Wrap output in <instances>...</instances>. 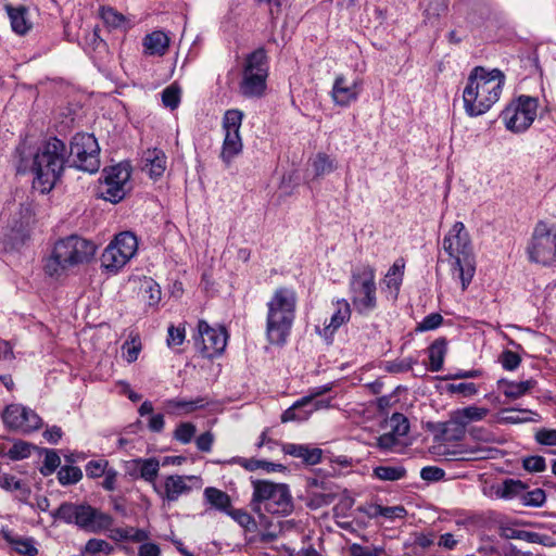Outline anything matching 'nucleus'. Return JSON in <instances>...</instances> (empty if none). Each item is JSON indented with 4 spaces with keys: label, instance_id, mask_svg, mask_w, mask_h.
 <instances>
[{
    "label": "nucleus",
    "instance_id": "1",
    "mask_svg": "<svg viewBox=\"0 0 556 556\" xmlns=\"http://www.w3.org/2000/svg\"><path fill=\"white\" fill-rule=\"evenodd\" d=\"M16 151L21 154L18 172H26L28 168L34 173V186L40 188L42 193L49 192L60 179L64 169L66 147L58 138H50L34 154L30 164L22 154L21 148Z\"/></svg>",
    "mask_w": 556,
    "mask_h": 556
},
{
    "label": "nucleus",
    "instance_id": "2",
    "mask_svg": "<svg viewBox=\"0 0 556 556\" xmlns=\"http://www.w3.org/2000/svg\"><path fill=\"white\" fill-rule=\"evenodd\" d=\"M505 76L500 70L475 67L463 92L465 112L471 116L486 113L501 97Z\"/></svg>",
    "mask_w": 556,
    "mask_h": 556
},
{
    "label": "nucleus",
    "instance_id": "3",
    "mask_svg": "<svg viewBox=\"0 0 556 556\" xmlns=\"http://www.w3.org/2000/svg\"><path fill=\"white\" fill-rule=\"evenodd\" d=\"M96 252V245L78 236L59 240L45 263V273L53 278L61 277L68 267L88 262Z\"/></svg>",
    "mask_w": 556,
    "mask_h": 556
},
{
    "label": "nucleus",
    "instance_id": "4",
    "mask_svg": "<svg viewBox=\"0 0 556 556\" xmlns=\"http://www.w3.org/2000/svg\"><path fill=\"white\" fill-rule=\"evenodd\" d=\"M443 250L453 260L452 273L462 282L463 291L475 275V262L469 233L462 222H456L442 242Z\"/></svg>",
    "mask_w": 556,
    "mask_h": 556
},
{
    "label": "nucleus",
    "instance_id": "5",
    "mask_svg": "<svg viewBox=\"0 0 556 556\" xmlns=\"http://www.w3.org/2000/svg\"><path fill=\"white\" fill-rule=\"evenodd\" d=\"M296 306L294 291L279 288L267 303V339L273 344H283L290 333Z\"/></svg>",
    "mask_w": 556,
    "mask_h": 556
},
{
    "label": "nucleus",
    "instance_id": "6",
    "mask_svg": "<svg viewBox=\"0 0 556 556\" xmlns=\"http://www.w3.org/2000/svg\"><path fill=\"white\" fill-rule=\"evenodd\" d=\"M252 510L258 515L263 509L271 515L288 516L293 510V501L289 486L268 480H252Z\"/></svg>",
    "mask_w": 556,
    "mask_h": 556
},
{
    "label": "nucleus",
    "instance_id": "7",
    "mask_svg": "<svg viewBox=\"0 0 556 556\" xmlns=\"http://www.w3.org/2000/svg\"><path fill=\"white\" fill-rule=\"evenodd\" d=\"M52 517L61 519L66 523H74L80 529L99 533L109 529L113 523V518L105 513L93 508L87 504L63 503L52 513Z\"/></svg>",
    "mask_w": 556,
    "mask_h": 556
},
{
    "label": "nucleus",
    "instance_id": "8",
    "mask_svg": "<svg viewBox=\"0 0 556 556\" xmlns=\"http://www.w3.org/2000/svg\"><path fill=\"white\" fill-rule=\"evenodd\" d=\"M376 270L364 264L352 271L350 292L352 303L359 314H368L377 307Z\"/></svg>",
    "mask_w": 556,
    "mask_h": 556
},
{
    "label": "nucleus",
    "instance_id": "9",
    "mask_svg": "<svg viewBox=\"0 0 556 556\" xmlns=\"http://www.w3.org/2000/svg\"><path fill=\"white\" fill-rule=\"evenodd\" d=\"M268 76L267 55L264 48L250 53L244 61L239 91L247 98H260L266 89Z\"/></svg>",
    "mask_w": 556,
    "mask_h": 556
},
{
    "label": "nucleus",
    "instance_id": "10",
    "mask_svg": "<svg viewBox=\"0 0 556 556\" xmlns=\"http://www.w3.org/2000/svg\"><path fill=\"white\" fill-rule=\"evenodd\" d=\"M531 262L552 265L556 261V225L539 222L528 247Z\"/></svg>",
    "mask_w": 556,
    "mask_h": 556
},
{
    "label": "nucleus",
    "instance_id": "11",
    "mask_svg": "<svg viewBox=\"0 0 556 556\" xmlns=\"http://www.w3.org/2000/svg\"><path fill=\"white\" fill-rule=\"evenodd\" d=\"M70 157L76 168L97 173L100 168V148L96 137L91 134H76L71 141Z\"/></svg>",
    "mask_w": 556,
    "mask_h": 556
},
{
    "label": "nucleus",
    "instance_id": "12",
    "mask_svg": "<svg viewBox=\"0 0 556 556\" xmlns=\"http://www.w3.org/2000/svg\"><path fill=\"white\" fill-rule=\"evenodd\" d=\"M538 100L521 96L516 103L509 104L502 112V119L508 130L521 132L528 129L536 117Z\"/></svg>",
    "mask_w": 556,
    "mask_h": 556
},
{
    "label": "nucleus",
    "instance_id": "13",
    "mask_svg": "<svg viewBox=\"0 0 556 556\" xmlns=\"http://www.w3.org/2000/svg\"><path fill=\"white\" fill-rule=\"evenodd\" d=\"M242 118L243 113L237 109L228 110L224 114L223 129L225 138L220 157L226 164H229L242 151L243 144L240 136Z\"/></svg>",
    "mask_w": 556,
    "mask_h": 556
},
{
    "label": "nucleus",
    "instance_id": "14",
    "mask_svg": "<svg viewBox=\"0 0 556 556\" xmlns=\"http://www.w3.org/2000/svg\"><path fill=\"white\" fill-rule=\"evenodd\" d=\"M130 178L128 165L117 164L104 170V179L99 187L102 199L111 203L121 202L126 195V185Z\"/></svg>",
    "mask_w": 556,
    "mask_h": 556
},
{
    "label": "nucleus",
    "instance_id": "15",
    "mask_svg": "<svg viewBox=\"0 0 556 556\" xmlns=\"http://www.w3.org/2000/svg\"><path fill=\"white\" fill-rule=\"evenodd\" d=\"M3 424L11 430L24 433L38 430L42 426L39 415L21 404H10L2 413Z\"/></svg>",
    "mask_w": 556,
    "mask_h": 556
},
{
    "label": "nucleus",
    "instance_id": "16",
    "mask_svg": "<svg viewBox=\"0 0 556 556\" xmlns=\"http://www.w3.org/2000/svg\"><path fill=\"white\" fill-rule=\"evenodd\" d=\"M198 331L201 339V353L206 358L220 355L227 345V332L224 327L213 328L206 321L200 320Z\"/></svg>",
    "mask_w": 556,
    "mask_h": 556
},
{
    "label": "nucleus",
    "instance_id": "17",
    "mask_svg": "<svg viewBox=\"0 0 556 556\" xmlns=\"http://www.w3.org/2000/svg\"><path fill=\"white\" fill-rule=\"evenodd\" d=\"M188 482H199V478L195 476H179L170 475L164 480V489L160 491L156 485L154 490L160 494L163 500L168 502H176L181 495L191 492L192 486Z\"/></svg>",
    "mask_w": 556,
    "mask_h": 556
},
{
    "label": "nucleus",
    "instance_id": "18",
    "mask_svg": "<svg viewBox=\"0 0 556 556\" xmlns=\"http://www.w3.org/2000/svg\"><path fill=\"white\" fill-rule=\"evenodd\" d=\"M361 93V81L351 83L343 75H338L334 79L331 97L333 102L340 106H348L355 102Z\"/></svg>",
    "mask_w": 556,
    "mask_h": 556
},
{
    "label": "nucleus",
    "instance_id": "19",
    "mask_svg": "<svg viewBox=\"0 0 556 556\" xmlns=\"http://www.w3.org/2000/svg\"><path fill=\"white\" fill-rule=\"evenodd\" d=\"M312 485L319 488V490H312L307 494L306 505L311 509H318L330 505L338 495L337 490H334V485L326 481H321L319 483L317 480H314Z\"/></svg>",
    "mask_w": 556,
    "mask_h": 556
},
{
    "label": "nucleus",
    "instance_id": "20",
    "mask_svg": "<svg viewBox=\"0 0 556 556\" xmlns=\"http://www.w3.org/2000/svg\"><path fill=\"white\" fill-rule=\"evenodd\" d=\"M351 317V307L346 300H338L337 301V309L332 314L330 318V323L326 325L323 329L316 327V331L325 337V339H330L332 334Z\"/></svg>",
    "mask_w": 556,
    "mask_h": 556
},
{
    "label": "nucleus",
    "instance_id": "21",
    "mask_svg": "<svg viewBox=\"0 0 556 556\" xmlns=\"http://www.w3.org/2000/svg\"><path fill=\"white\" fill-rule=\"evenodd\" d=\"M498 534L501 538L506 540L516 539L522 540L528 543H536L544 546H548L551 544V536L546 534H540L536 532H530L525 530H518L510 526L502 525L498 529Z\"/></svg>",
    "mask_w": 556,
    "mask_h": 556
},
{
    "label": "nucleus",
    "instance_id": "22",
    "mask_svg": "<svg viewBox=\"0 0 556 556\" xmlns=\"http://www.w3.org/2000/svg\"><path fill=\"white\" fill-rule=\"evenodd\" d=\"M311 404L312 396H303L301 400L296 401L291 407H289L282 413L281 421L289 422L306 420L313 412L318 409L317 404L308 408V405Z\"/></svg>",
    "mask_w": 556,
    "mask_h": 556
},
{
    "label": "nucleus",
    "instance_id": "23",
    "mask_svg": "<svg viewBox=\"0 0 556 556\" xmlns=\"http://www.w3.org/2000/svg\"><path fill=\"white\" fill-rule=\"evenodd\" d=\"M142 169L153 179L161 177L166 169V156L164 152L157 149L148 150L143 155Z\"/></svg>",
    "mask_w": 556,
    "mask_h": 556
},
{
    "label": "nucleus",
    "instance_id": "24",
    "mask_svg": "<svg viewBox=\"0 0 556 556\" xmlns=\"http://www.w3.org/2000/svg\"><path fill=\"white\" fill-rule=\"evenodd\" d=\"M283 452L293 457L303 459L308 465H316L320 462L323 451L318 447L311 448L304 444L288 443L282 447Z\"/></svg>",
    "mask_w": 556,
    "mask_h": 556
},
{
    "label": "nucleus",
    "instance_id": "25",
    "mask_svg": "<svg viewBox=\"0 0 556 556\" xmlns=\"http://www.w3.org/2000/svg\"><path fill=\"white\" fill-rule=\"evenodd\" d=\"M5 9L12 29L18 35L26 34L31 27V24L27 18V9L23 5L12 7L9 4L5 5Z\"/></svg>",
    "mask_w": 556,
    "mask_h": 556
},
{
    "label": "nucleus",
    "instance_id": "26",
    "mask_svg": "<svg viewBox=\"0 0 556 556\" xmlns=\"http://www.w3.org/2000/svg\"><path fill=\"white\" fill-rule=\"evenodd\" d=\"M99 16L110 30H125L129 25L126 16L112 7H101L99 9Z\"/></svg>",
    "mask_w": 556,
    "mask_h": 556
},
{
    "label": "nucleus",
    "instance_id": "27",
    "mask_svg": "<svg viewBox=\"0 0 556 556\" xmlns=\"http://www.w3.org/2000/svg\"><path fill=\"white\" fill-rule=\"evenodd\" d=\"M169 38L161 30L147 35L143 39V46L151 55H163L167 51Z\"/></svg>",
    "mask_w": 556,
    "mask_h": 556
},
{
    "label": "nucleus",
    "instance_id": "28",
    "mask_svg": "<svg viewBox=\"0 0 556 556\" xmlns=\"http://www.w3.org/2000/svg\"><path fill=\"white\" fill-rule=\"evenodd\" d=\"M135 465L139 468L138 476L148 483L155 485L159 476L161 463L155 457L136 458Z\"/></svg>",
    "mask_w": 556,
    "mask_h": 556
},
{
    "label": "nucleus",
    "instance_id": "29",
    "mask_svg": "<svg viewBox=\"0 0 556 556\" xmlns=\"http://www.w3.org/2000/svg\"><path fill=\"white\" fill-rule=\"evenodd\" d=\"M466 428L460 417L453 412L450 419L443 424L442 434L447 441H460L465 438Z\"/></svg>",
    "mask_w": 556,
    "mask_h": 556
},
{
    "label": "nucleus",
    "instance_id": "30",
    "mask_svg": "<svg viewBox=\"0 0 556 556\" xmlns=\"http://www.w3.org/2000/svg\"><path fill=\"white\" fill-rule=\"evenodd\" d=\"M4 540L14 548V551L24 556H36L38 548L35 546L33 538H23L3 532Z\"/></svg>",
    "mask_w": 556,
    "mask_h": 556
},
{
    "label": "nucleus",
    "instance_id": "31",
    "mask_svg": "<svg viewBox=\"0 0 556 556\" xmlns=\"http://www.w3.org/2000/svg\"><path fill=\"white\" fill-rule=\"evenodd\" d=\"M447 351V342L445 338L434 340L429 346L430 370L439 371L443 367L444 357Z\"/></svg>",
    "mask_w": 556,
    "mask_h": 556
},
{
    "label": "nucleus",
    "instance_id": "32",
    "mask_svg": "<svg viewBox=\"0 0 556 556\" xmlns=\"http://www.w3.org/2000/svg\"><path fill=\"white\" fill-rule=\"evenodd\" d=\"M204 496L213 507L223 511H228L231 505L230 496L216 488H206Z\"/></svg>",
    "mask_w": 556,
    "mask_h": 556
},
{
    "label": "nucleus",
    "instance_id": "33",
    "mask_svg": "<svg viewBox=\"0 0 556 556\" xmlns=\"http://www.w3.org/2000/svg\"><path fill=\"white\" fill-rule=\"evenodd\" d=\"M111 539L116 541H132L142 542L148 538L144 530L136 529L132 527L128 528H116L111 530Z\"/></svg>",
    "mask_w": 556,
    "mask_h": 556
},
{
    "label": "nucleus",
    "instance_id": "34",
    "mask_svg": "<svg viewBox=\"0 0 556 556\" xmlns=\"http://www.w3.org/2000/svg\"><path fill=\"white\" fill-rule=\"evenodd\" d=\"M403 466H378L374 468V477L382 481H397L406 477Z\"/></svg>",
    "mask_w": 556,
    "mask_h": 556
},
{
    "label": "nucleus",
    "instance_id": "35",
    "mask_svg": "<svg viewBox=\"0 0 556 556\" xmlns=\"http://www.w3.org/2000/svg\"><path fill=\"white\" fill-rule=\"evenodd\" d=\"M208 402L205 397H197L195 400L191 401H185V400H172L168 401L167 407L177 410L182 412L185 414L192 413L197 409L204 408Z\"/></svg>",
    "mask_w": 556,
    "mask_h": 556
},
{
    "label": "nucleus",
    "instance_id": "36",
    "mask_svg": "<svg viewBox=\"0 0 556 556\" xmlns=\"http://www.w3.org/2000/svg\"><path fill=\"white\" fill-rule=\"evenodd\" d=\"M239 464L249 471H255L257 469H263L267 472L281 471L286 469V467L281 464H275L267 460H261L255 458H241Z\"/></svg>",
    "mask_w": 556,
    "mask_h": 556
},
{
    "label": "nucleus",
    "instance_id": "37",
    "mask_svg": "<svg viewBox=\"0 0 556 556\" xmlns=\"http://www.w3.org/2000/svg\"><path fill=\"white\" fill-rule=\"evenodd\" d=\"M437 455L442 457V460L444 462H463V460H470L473 457L470 456L473 452H468L463 448H448L445 445H439L437 447Z\"/></svg>",
    "mask_w": 556,
    "mask_h": 556
},
{
    "label": "nucleus",
    "instance_id": "38",
    "mask_svg": "<svg viewBox=\"0 0 556 556\" xmlns=\"http://www.w3.org/2000/svg\"><path fill=\"white\" fill-rule=\"evenodd\" d=\"M369 517L382 516L389 519L404 518L406 509L403 506L371 505L367 511Z\"/></svg>",
    "mask_w": 556,
    "mask_h": 556
},
{
    "label": "nucleus",
    "instance_id": "39",
    "mask_svg": "<svg viewBox=\"0 0 556 556\" xmlns=\"http://www.w3.org/2000/svg\"><path fill=\"white\" fill-rule=\"evenodd\" d=\"M535 386V381L530 379L521 382H505L504 395L509 399H519L528 393Z\"/></svg>",
    "mask_w": 556,
    "mask_h": 556
},
{
    "label": "nucleus",
    "instance_id": "40",
    "mask_svg": "<svg viewBox=\"0 0 556 556\" xmlns=\"http://www.w3.org/2000/svg\"><path fill=\"white\" fill-rule=\"evenodd\" d=\"M101 264L110 271H117L126 262L123 256L114 252V247H106L101 255Z\"/></svg>",
    "mask_w": 556,
    "mask_h": 556
},
{
    "label": "nucleus",
    "instance_id": "41",
    "mask_svg": "<svg viewBox=\"0 0 556 556\" xmlns=\"http://www.w3.org/2000/svg\"><path fill=\"white\" fill-rule=\"evenodd\" d=\"M455 412L466 426L472 421H480L484 419L489 414L488 408L478 406H467Z\"/></svg>",
    "mask_w": 556,
    "mask_h": 556
},
{
    "label": "nucleus",
    "instance_id": "42",
    "mask_svg": "<svg viewBox=\"0 0 556 556\" xmlns=\"http://www.w3.org/2000/svg\"><path fill=\"white\" fill-rule=\"evenodd\" d=\"M312 165L316 176L327 175L337 169L336 161L326 153H318Z\"/></svg>",
    "mask_w": 556,
    "mask_h": 556
},
{
    "label": "nucleus",
    "instance_id": "43",
    "mask_svg": "<svg viewBox=\"0 0 556 556\" xmlns=\"http://www.w3.org/2000/svg\"><path fill=\"white\" fill-rule=\"evenodd\" d=\"M113 242L121 247L126 255H135L138 248L136 236L128 231L117 235Z\"/></svg>",
    "mask_w": 556,
    "mask_h": 556
},
{
    "label": "nucleus",
    "instance_id": "44",
    "mask_svg": "<svg viewBox=\"0 0 556 556\" xmlns=\"http://www.w3.org/2000/svg\"><path fill=\"white\" fill-rule=\"evenodd\" d=\"M83 478L80 468L75 466L61 467L58 472L59 482L62 485L77 483Z\"/></svg>",
    "mask_w": 556,
    "mask_h": 556
},
{
    "label": "nucleus",
    "instance_id": "45",
    "mask_svg": "<svg viewBox=\"0 0 556 556\" xmlns=\"http://www.w3.org/2000/svg\"><path fill=\"white\" fill-rule=\"evenodd\" d=\"M389 425L390 431L397 437H404L409 431L408 419L401 413H394L389 419Z\"/></svg>",
    "mask_w": 556,
    "mask_h": 556
},
{
    "label": "nucleus",
    "instance_id": "46",
    "mask_svg": "<svg viewBox=\"0 0 556 556\" xmlns=\"http://www.w3.org/2000/svg\"><path fill=\"white\" fill-rule=\"evenodd\" d=\"M526 489V485L519 480L508 479L504 481L502 489L497 494L503 498H511L517 495H521Z\"/></svg>",
    "mask_w": 556,
    "mask_h": 556
},
{
    "label": "nucleus",
    "instance_id": "47",
    "mask_svg": "<svg viewBox=\"0 0 556 556\" xmlns=\"http://www.w3.org/2000/svg\"><path fill=\"white\" fill-rule=\"evenodd\" d=\"M349 553L351 556H383L384 548L381 546L353 543L349 547Z\"/></svg>",
    "mask_w": 556,
    "mask_h": 556
},
{
    "label": "nucleus",
    "instance_id": "48",
    "mask_svg": "<svg viewBox=\"0 0 556 556\" xmlns=\"http://www.w3.org/2000/svg\"><path fill=\"white\" fill-rule=\"evenodd\" d=\"M122 350L124 351V356L128 363H134L138 359L139 353L141 351V342L138 337H131L130 340L124 342Z\"/></svg>",
    "mask_w": 556,
    "mask_h": 556
},
{
    "label": "nucleus",
    "instance_id": "49",
    "mask_svg": "<svg viewBox=\"0 0 556 556\" xmlns=\"http://www.w3.org/2000/svg\"><path fill=\"white\" fill-rule=\"evenodd\" d=\"M113 546L101 539H90L87 541L85 545V552L91 555L103 553L105 555H110L113 552Z\"/></svg>",
    "mask_w": 556,
    "mask_h": 556
},
{
    "label": "nucleus",
    "instance_id": "50",
    "mask_svg": "<svg viewBox=\"0 0 556 556\" xmlns=\"http://www.w3.org/2000/svg\"><path fill=\"white\" fill-rule=\"evenodd\" d=\"M233 520H236L241 527L251 531L256 528L254 518L243 509H230L227 511Z\"/></svg>",
    "mask_w": 556,
    "mask_h": 556
},
{
    "label": "nucleus",
    "instance_id": "51",
    "mask_svg": "<svg viewBox=\"0 0 556 556\" xmlns=\"http://www.w3.org/2000/svg\"><path fill=\"white\" fill-rule=\"evenodd\" d=\"M163 104L175 110L180 102V89L176 86H168L162 92Z\"/></svg>",
    "mask_w": 556,
    "mask_h": 556
},
{
    "label": "nucleus",
    "instance_id": "52",
    "mask_svg": "<svg viewBox=\"0 0 556 556\" xmlns=\"http://www.w3.org/2000/svg\"><path fill=\"white\" fill-rule=\"evenodd\" d=\"M404 262L403 260H397L388 270L387 274V285L389 288L394 287L399 288L401 285V276L403 275Z\"/></svg>",
    "mask_w": 556,
    "mask_h": 556
},
{
    "label": "nucleus",
    "instance_id": "53",
    "mask_svg": "<svg viewBox=\"0 0 556 556\" xmlns=\"http://www.w3.org/2000/svg\"><path fill=\"white\" fill-rule=\"evenodd\" d=\"M446 11V4L443 1L430 2L425 10L426 22L434 25L439 16Z\"/></svg>",
    "mask_w": 556,
    "mask_h": 556
},
{
    "label": "nucleus",
    "instance_id": "54",
    "mask_svg": "<svg viewBox=\"0 0 556 556\" xmlns=\"http://www.w3.org/2000/svg\"><path fill=\"white\" fill-rule=\"evenodd\" d=\"M195 426L191 422H181L175 430V434H174V438L184 443V444H187L189 443L194 433H195Z\"/></svg>",
    "mask_w": 556,
    "mask_h": 556
},
{
    "label": "nucleus",
    "instance_id": "55",
    "mask_svg": "<svg viewBox=\"0 0 556 556\" xmlns=\"http://www.w3.org/2000/svg\"><path fill=\"white\" fill-rule=\"evenodd\" d=\"M545 492L542 489H535L522 494V503L525 506L540 507L545 502Z\"/></svg>",
    "mask_w": 556,
    "mask_h": 556
},
{
    "label": "nucleus",
    "instance_id": "56",
    "mask_svg": "<svg viewBox=\"0 0 556 556\" xmlns=\"http://www.w3.org/2000/svg\"><path fill=\"white\" fill-rule=\"evenodd\" d=\"M443 323V317L439 313H432L427 315L421 323H419L416 327L417 331H429L437 329Z\"/></svg>",
    "mask_w": 556,
    "mask_h": 556
},
{
    "label": "nucleus",
    "instance_id": "57",
    "mask_svg": "<svg viewBox=\"0 0 556 556\" xmlns=\"http://www.w3.org/2000/svg\"><path fill=\"white\" fill-rule=\"evenodd\" d=\"M61 464L60 456L54 451H48L43 459L41 473L45 476L51 475Z\"/></svg>",
    "mask_w": 556,
    "mask_h": 556
},
{
    "label": "nucleus",
    "instance_id": "58",
    "mask_svg": "<svg viewBox=\"0 0 556 556\" xmlns=\"http://www.w3.org/2000/svg\"><path fill=\"white\" fill-rule=\"evenodd\" d=\"M109 463L103 459L99 460H90L86 465V473L90 478H99L102 477L104 472H106Z\"/></svg>",
    "mask_w": 556,
    "mask_h": 556
},
{
    "label": "nucleus",
    "instance_id": "59",
    "mask_svg": "<svg viewBox=\"0 0 556 556\" xmlns=\"http://www.w3.org/2000/svg\"><path fill=\"white\" fill-rule=\"evenodd\" d=\"M447 391L451 393H459L463 394L464 396H471L478 392V388L472 382H460L448 384Z\"/></svg>",
    "mask_w": 556,
    "mask_h": 556
},
{
    "label": "nucleus",
    "instance_id": "60",
    "mask_svg": "<svg viewBox=\"0 0 556 556\" xmlns=\"http://www.w3.org/2000/svg\"><path fill=\"white\" fill-rule=\"evenodd\" d=\"M545 458L539 455L529 456L523 459V468L530 472H541L545 469Z\"/></svg>",
    "mask_w": 556,
    "mask_h": 556
},
{
    "label": "nucleus",
    "instance_id": "61",
    "mask_svg": "<svg viewBox=\"0 0 556 556\" xmlns=\"http://www.w3.org/2000/svg\"><path fill=\"white\" fill-rule=\"evenodd\" d=\"M501 363L506 370H515L521 363V357L509 350H506L501 355Z\"/></svg>",
    "mask_w": 556,
    "mask_h": 556
},
{
    "label": "nucleus",
    "instance_id": "62",
    "mask_svg": "<svg viewBox=\"0 0 556 556\" xmlns=\"http://www.w3.org/2000/svg\"><path fill=\"white\" fill-rule=\"evenodd\" d=\"M535 440L542 445H556V429H541L535 433Z\"/></svg>",
    "mask_w": 556,
    "mask_h": 556
},
{
    "label": "nucleus",
    "instance_id": "63",
    "mask_svg": "<svg viewBox=\"0 0 556 556\" xmlns=\"http://www.w3.org/2000/svg\"><path fill=\"white\" fill-rule=\"evenodd\" d=\"M444 475V470L435 466L424 467L420 471L421 479L431 482L441 480Z\"/></svg>",
    "mask_w": 556,
    "mask_h": 556
},
{
    "label": "nucleus",
    "instance_id": "64",
    "mask_svg": "<svg viewBox=\"0 0 556 556\" xmlns=\"http://www.w3.org/2000/svg\"><path fill=\"white\" fill-rule=\"evenodd\" d=\"M185 340V328L182 327H168V337H167V345L168 346H178L182 344Z\"/></svg>",
    "mask_w": 556,
    "mask_h": 556
}]
</instances>
